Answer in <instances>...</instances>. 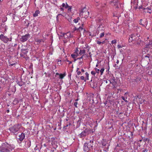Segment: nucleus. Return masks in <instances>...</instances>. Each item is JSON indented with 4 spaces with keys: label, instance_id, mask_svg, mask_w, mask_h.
Here are the masks:
<instances>
[{
    "label": "nucleus",
    "instance_id": "obj_1",
    "mask_svg": "<svg viewBox=\"0 0 152 152\" xmlns=\"http://www.w3.org/2000/svg\"><path fill=\"white\" fill-rule=\"evenodd\" d=\"M15 147L14 145L5 142L2 144L0 147V151L1 152H10Z\"/></svg>",
    "mask_w": 152,
    "mask_h": 152
},
{
    "label": "nucleus",
    "instance_id": "obj_2",
    "mask_svg": "<svg viewBox=\"0 0 152 152\" xmlns=\"http://www.w3.org/2000/svg\"><path fill=\"white\" fill-rule=\"evenodd\" d=\"M94 141L93 140H90L89 142H85L83 149L84 152H89L93 150Z\"/></svg>",
    "mask_w": 152,
    "mask_h": 152
},
{
    "label": "nucleus",
    "instance_id": "obj_3",
    "mask_svg": "<svg viewBox=\"0 0 152 152\" xmlns=\"http://www.w3.org/2000/svg\"><path fill=\"white\" fill-rule=\"evenodd\" d=\"M140 36V35L137 33H134L129 36V42H133L134 43H137V41L138 40L139 38V37Z\"/></svg>",
    "mask_w": 152,
    "mask_h": 152
},
{
    "label": "nucleus",
    "instance_id": "obj_4",
    "mask_svg": "<svg viewBox=\"0 0 152 152\" xmlns=\"http://www.w3.org/2000/svg\"><path fill=\"white\" fill-rule=\"evenodd\" d=\"M20 127V125L19 124H17L10 127L9 129L11 132L15 133L17 132L19 130Z\"/></svg>",
    "mask_w": 152,
    "mask_h": 152
},
{
    "label": "nucleus",
    "instance_id": "obj_5",
    "mask_svg": "<svg viewBox=\"0 0 152 152\" xmlns=\"http://www.w3.org/2000/svg\"><path fill=\"white\" fill-rule=\"evenodd\" d=\"M89 14V12L86 11V9L84 8L81 10V12L79 14V15L80 16H83L86 18L88 17Z\"/></svg>",
    "mask_w": 152,
    "mask_h": 152
},
{
    "label": "nucleus",
    "instance_id": "obj_6",
    "mask_svg": "<svg viewBox=\"0 0 152 152\" xmlns=\"http://www.w3.org/2000/svg\"><path fill=\"white\" fill-rule=\"evenodd\" d=\"M25 137V134L22 133L17 137V140L19 143H21Z\"/></svg>",
    "mask_w": 152,
    "mask_h": 152
},
{
    "label": "nucleus",
    "instance_id": "obj_7",
    "mask_svg": "<svg viewBox=\"0 0 152 152\" xmlns=\"http://www.w3.org/2000/svg\"><path fill=\"white\" fill-rule=\"evenodd\" d=\"M0 39L5 43H7L9 41H11L12 38H8L6 36H4L3 34L0 35Z\"/></svg>",
    "mask_w": 152,
    "mask_h": 152
},
{
    "label": "nucleus",
    "instance_id": "obj_8",
    "mask_svg": "<svg viewBox=\"0 0 152 152\" xmlns=\"http://www.w3.org/2000/svg\"><path fill=\"white\" fill-rule=\"evenodd\" d=\"M73 36L70 32H68L66 33H63L61 34L60 37H64V38L67 39L72 37Z\"/></svg>",
    "mask_w": 152,
    "mask_h": 152
},
{
    "label": "nucleus",
    "instance_id": "obj_9",
    "mask_svg": "<svg viewBox=\"0 0 152 152\" xmlns=\"http://www.w3.org/2000/svg\"><path fill=\"white\" fill-rule=\"evenodd\" d=\"M96 22L97 23H100V24L102 23H105V21L103 19L102 16L99 15L96 18Z\"/></svg>",
    "mask_w": 152,
    "mask_h": 152
},
{
    "label": "nucleus",
    "instance_id": "obj_10",
    "mask_svg": "<svg viewBox=\"0 0 152 152\" xmlns=\"http://www.w3.org/2000/svg\"><path fill=\"white\" fill-rule=\"evenodd\" d=\"M108 81L110 82V83L114 87H115L116 83L115 81V77L113 76H112L111 77V78L108 80Z\"/></svg>",
    "mask_w": 152,
    "mask_h": 152
},
{
    "label": "nucleus",
    "instance_id": "obj_11",
    "mask_svg": "<svg viewBox=\"0 0 152 152\" xmlns=\"http://www.w3.org/2000/svg\"><path fill=\"white\" fill-rule=\"evenodd\" d=\"M29 36V34H27L24 36H23L20 39V41L22 42L26 41L28 38Z\"/></svg>",
    "mask_w": 152,
    "mask_h": 152
},
{
    "label": "nucleus",
    "instance_id": "obj_12",
    "mask_svg": "<svg viewBox=\"0 0 152 152\" xmlns=\"http://www.w3.org/2000/svg\"><path fill=\"white\" fill-rule=\"evenodd\" d=\"M88 134L87 130H85L82 132L79 135V136L80 138L86 136Z\"/></svg>",
    "mask_w": 152,
    "mask_h": 152
},
{
    "label": "nucleus",
    "instance_id": "obj_13",
    "mask_svg": "<svg viewBox=\"0 0 152 152\" xmlns=\"http://www.w3.org/2000/svg\"><path fill=\"white\" fill-rule=\"evenodd\" d=\"M16 88L15 86H13L8 89L7 91L12 94H14L16 91Z\"/></svg>",
    "mask_w": 152,
    "mask_h": 152
},
{
    "label": "nucleus",
    "instance_id": "obj_14",
    "mask_svg": "<svg viewBox=\"0 0 152 152\" xmlns=\"http://www.w3.org/2000/svg\"><path fill=\"white\" fill-rule=\"evenodd\" d=\"M31 145V141L30 140H28L25 142V145L26 148H29Z\"/></svg>",
    "mask_w": 152,
    "mask_h": 152
},
{
    "label": "nucleus",
    "instance_id": "obj_15",
    "mask_svg": "<svg viewBox=\"0 0 152 152\" xmlns=\"http://www.w3.org/2000/svg\"><path fill=\"white\" fill-rule=\"evenodd\" d=\"M104 23H101L100 24L98 28V30H104Z\"/></svg>",
    "mask_w": 152,
    "mask_h": 152
},
{
    "label": "nucleus",
    "instance_id": "obj_16",
    "mask_svg": "<svg viewBox=\"0 0 152 152\" xmlns=\"http://www.w3.org/2000/svg\"><path fill=\"white\" fill-rule=\"evenodd\" d=\"M151 7H148L144 9V11L145 12H148L149 13H151Z\"/></svg>",
    "mask_w": 152,
    "mask_h": 152
},
{
    "label": "nucleus",
    "instance_id": "obj_17",
    "mask_svg": "<svg viewBox=\"0 0 152 152\" xmlns=\"http://www.w3.org/2000/svg\"><path fill=\"white\" fill-rule=\"evenodd\" d=\"M134 29H136V31L138 33H139L140 31L141 28L137 26H136L134 27Z\"/></svg>",
    "mask_w": 152,
    "mask_h": 152
},
{
    "label": "nucleus",
    "instance_id": "obj_18",
    "mask_svg": "<svg viewBox=\"0 0 152 152\" xmlns=\"http://www.w3.org/2000/svg\"><path fill=\"white\" fill-rule=\"evenodd\" d=\"M17 83L20 86H22L23 85V83L22 81L21 80V79H20V80H18L17 81Z\"/></svg>",
    "mask_w": 152,
    "mask_h": 152
},
{
    "label": "nucleus",
    "instance_id": "obj_19",
    "mask_svg": "<svg viewBox=\"0 0 152 152\" xmlns=\"http://www.w3.org/2000/svg\"><path fill=\"white\" fill-rule=\"evenodd\" d=\"M86 53V50L84 49H81L80 50V52L79 53V54L80 55H82L86 54H85Z\"/></svg>",
    "mask_w": 152,
    "mask_h": 152
},
{
    "label": "nucleus",
    "instance_id": "obj_20",
    "mask_svg": "<svg viewBox=\"0 0 152 152\" xmlns=\"http://www.w3.org/2000/svg\"><path fill=\"white\" fill-rule=\"evenodd\" d=\"M35 42H37V44H40L42 41V39H39L37 38L35 39Z\"/></svg>",
    "mask_w": 152,
    "mask_h": 152
},
{
    "label": "nucleus",
    "instance_id": "obj_21",
    "mask_svg": "<svg viewBox=\"0 0 152 152\" xmlns=\"http://www.w3.org/2000/svg\"><path fill=\"white\" fill-rule=\"evenodd\" d=\"M40 11L39 10H37L33 15V16L34 17H36L38 16V14H39Z\"/></svg>",
    "mask_w": 152,
    "mask_h": 152
},
{
    "label": "nucleus",
    "instance_id": "obj_22",
    "mask_svg": "<svg viewBox=\"0 0 152 152\" xmlns=\"http://www.w3.org/2000/svg\"><path fill=\"white\" fill-rule=\"evenodd\" d=\"M79 56V54H77L74 53L72 54L71 55V56L73 58H76L77 56Z\"/></svg>",
    "mask_w": 152,
    "mask_h": 152
},
{
    "label": "nucleus",
    "instance_id": "obj_23",
    "mask_svg": "<svg viewBox=\"0 0 152 152\" xmlns=\"http://www.w3.org/2000/svg\"><path fill=\"white\" fill-rule=\"evenodd\" d=\"M148 47L149 48H151V49H152V40L149 42L148 44Z\"/></svg>",
    "mask_w": 152,
    "mask_h": 152
},
{
    "label": "nucleus",
    "instance_id": "obj_24",
    "mask_svg": "<svg viewBox=\"0 0 152 152\" xmlns=\"http://www.w3.org/2000/svg\"><path fill=\"white\" fill-rule=\"evenodd\" d=\"M148 50V48H145L142 50L143 54H145L146 53V52H147Z\"/></svg>",
    "mask_w": 152,
    "mask_h": 152
},
{
    "label": "nucleus",
    "instance_id": "obj_25",
    "mask_svg": "<svg viewBox=\"0 0 152 152\" xmlns=\"http://www.w3.org/2000/svg\"><path fill=\"white\" fill-rule=\"evenodd\" d=\"M21 52L22 53H23L24 54H26L28 52V51L26 49H22Z\"/></svg>",
    "mask_w": 152,
    "mask_h": 152
},
{
    "label": "nucleus",
    "instance_id": "obj_26",
    "mask_svg": "<svg viewBox=\"0 0 152 152\" xmlns=\"http://www.w3.org/2000/svg\"><path fill=\"white\" fill-rule=\"evenodd\" d=\"M62 6L63 7H64L65 8H67L69 7V6L66 3L65 4L64 3H63L62 4Z\"/></svg>",
    "mask_w": 152,
    "mask_h": 152
},
{
    "label": "nucleus",
    "instance_id": "obj_27",
    "mask_svg": "<svg viewBox=\"0 0 152 152\" xmlns=\"http://www.w3.org/2000/svg\"><path fill=\"white\" fill-rule=\"evenodd\" d=\"M80 18L79 17H77L73 21L74 23H77L78 22V21L79 20H80Z\"/></svg>",
    "mask_w": 152,
    "mask_h": 152
},
{
    "label": "nucleus",
    "instance_id": "obj_28",
    "mask_svg": "<svg viewBox=\"0 0 152 152\" xmlns=\"http://www.w3.org/2000/svg\"><path fill=\"white\" fill-rule=\"evenodd\" d=\"M59 78L61 79H63L65 76V74H61L59 75Z\"/></svg>",
    "mask_w": 152,
    "mask_h": 152
},
{
    "label": "nucleus",
    "instance_id": "obj_29",
    "mask_svg": "<svg viewBox=\"0 0 152 152\" xmlns=\"http://www.w3.org/2000/svg\"><path fill=\"white\" fill-rule=\"evenodd\" d=\"M85 75L86 77L85 78L86 79V80H89V74L88 72H86L85 73Z\"/></svg>",
    "mask_w": 152,
    "mask_h": 152
},
{
    "label": "nucleus",
    "instance_id": "obj_30",
    "mask_svg": "<svg viewBox=\"0 0 152 152\" xmlns=\"http://www.w3.org/2000/svg\"><path fill=\"white\" fill-rule=\"evenodd\" d=\"M85 56H86L87 57H88V55L87 54H83V55H82V56H81V57L77 58V59L80 60L81 59H82Z\"/></svg>",
    "mask_w": 152,
    "mask_h": 152
},
{
    "label": "nucleus",
    "instance_id": "obj_31",
    "mask_svg": "<svg viewBox=\"0 0 152 152\" xmlns=\"http://www.w3.org/2000/svg\"><path fill=\"white\" fill-rule=\"evenodd\" d=\"M104 68H102L100 70V72L101 73V75H102L104 71Z\"/></svg>",
    "mask_w": 152,
    "mask_h": 152
},
{
    "label": "nucleus",
    "instance_id": "obj_32",
    "mask_svg": "<svg viewBox=\"0 0 152 152\" xmlns=\"http://www.w3.org/2000/svg\"><path fill=\"white\" fill-rule=\"evenodd\" d=\"M78 52H79V50L78 49V48H76L75 51V52H74V53L76 54H78Z\"/></svg>",
    "mask_w": 152,
    "mask_h": 152
},
{
    "label": "nucleus",
    "instance_id": "obj_33",
    "mask_svg": "<svg viewBox=\"0 0 152 152\" xmlns=\"http://www.w3.org/2000/svg\"><path fill=\"white\" fill-rule=\"evenodd\" d=\"M104 32H102V33H101L99 37L100 38H102V37H104Z\"/></svg>",
    "mask_w": 152,
    "mask_h": 152
},
{
    "label": "nucleus",
    "instance_id": "obj_34",
    "mask_svg": "<svg viewBox=\"0 0 152 152\" xmlns=\"http://www.w3.org/2000/svg\"><path fill=\"white\" fill-rule=\"evenodd\" d=\"M80 79L81 80H83L85 82L86 81V79H85V78L83 76H81Z\"/></svg>",
    "mask_w": 152,
    "mask_h": 152
},
{
    "label": "nucleus",
    "instance_id": "obj_35",
    "mask_svg": "<svg viewBox=\"0 0 152 152\" xmlns=\"http://www.w3.org/2000/svg\"><path fill=\"white\" fill-rule=\"evenodd\" d=\"M75 29H77V30H79L80 31L83 29V28L82 27H80L79 28H76Z\"/></svg>",
    "mask_w": 152,
    "mask_h": 152
},
{
    "label": "nucleus",
    "instance_id": "obj_36",
    "mask_svg": "<svg viewBox=\"0 0 152 152\" xmlns=\"http://www.w3.org/2000/svg\"><path fill=\"white\" fill-rule=\"evenodd\" d=\"M95 69L96 73L98 74L99 73L100 70L99 69H98L97 68H95Z\"/></svg>",
    "mask_w": 152,
    "mask_h": 152
},
{
    "label": "nucleus",
    "instance_id": "obj_37",
    "mask_svg": "<svg viewBox=\"0 0 152 152\" xmlns=\"http://www.w3.org/2000/svg\"><path fill=\"white\" fill-rule=\"evenodd\" d=\"M118 0H114L113 1V3H114V5H116L118 2Z\"/></svg>",
    "mask_w": 152,
    "mask_h": 152
},
{
    "label": "nucleus",
    "instance_id": "obj_38",
    "mask_svg": "<svg viewBox=\"0 0 152 152\" xmlns=\"http://www.w3.org/2000/svg\"><path fill=\"white\" fill-rule=\"evenodd\" d=\"M79 68H77V74L78 75H80V74H81V72L80 71H78V70L79 69Z\"/></svg>",
    "mask_w": 152,
    "mask_h": 152
},
{
    "label": "nucleus",
    "instance_id": "obj_39",
    "mask_svg": "<svg viewBox=\"0 0 152 152\" xmlns=\"http://www.w3.org/2000/svg\"><path fill=\"white\" fill-rule=\"evenodd\" d=\"M116 43V40L115 39L111 41V43L112 44H115Z\"/></svg>",
    "mask_w": 152,
    "mask_h": 152
},
{
    "label": "nucleus",
    "instance_id": "obj_40",
    "mask_svg": "<svg viewBox=\"0 0 152 152\" xmlns=\"http://www.w3.org/2000/svg\"><path fill=\"white\" fill-rule=\"evenodd\" d=\"M91 73L92 75L94 76L96 74V72H94V71H92L91 72Z\"/></svg>",
    "mask_w": 152,
    "mask_h": 152
},
{
    "label": "nucleus",
    "instance_id": "obj_41",
    "mask_svg": "<svg viewBox=\"0 0 152 152\" xmlns=\"http://www.w3.org/2000/svg\"><path fill=\"white\" fill-rule=\"evenodd\" d=\"M117 47L118 49H120V48H122V46H121V45L119 44L118 45Z\"/></svg>",
    "mask_w": 152,
    "mask_h": 152
},
{
    "label": "nucleus",
    "instance_id": "obj_42",
    "mask_svg": "<svg viewBox=\"0 0 152 152\" xmlns=\"http://www.w3.org/2000/svg\"><path fill=\"white\" fill-rule=\"evenodd\" d=\"M96 42L99 45H100L101 44H102L101 42L99 41V40H96Z\"/></svg>",
    "mask_w": 152,
    "mask_h": 152
},
{
    "label": "nucleus",
    "instance_id": "obj_43",
    "mask_svg": "<svg viewBox=\"0 0 152 152\" xmlns=\"http://www.w3.org/2000/svg\"><path fill=\"white\" fill-rule=\"evenodd\" d=\"M121 98L122 99L124 100V101H125V102H127V101L126 100H125V97H123V96H122L121 97Z\"/></svg>",
    "mask_w": 152,
    "mask_h": 152
},
{
    "label": "nucleus",
    "instance_id": "obj_44",
    "mask_svg": "<svg viewBox=\"0 0 152 152\" xmlns=\"http://www.w3.org/2000/svg\"><path fill=\"white\" fill-rule=\"evenodd\" d=\"M77 102H75L74 104V105L76 107H77Z\"/></svg>",
    "mask_w": 152,
    "mask_h": 152
},
{
    "label": "nucleus",
    "instance_id": "obj_45",
    "mask_svg": "<svg viewBox=\"0 0 152 152\" xmlns=\"http://www.w3.org/2000/svg\"><path fill=\"white\" fill-rule=\"evenodd\" d=\"M144 57L149 58V54H147V55L144 56Z\"/></svg>",
    "mask_w": 152,
    "mask_h": 152
},
{
    "label": "nucleus",
    "instance_id": "obj_46",
    "mask_svg": "<svg viewBox=\"0 0 152 152\" xmlns=\"http://www.w3.org/2000/svg\"><path fill=\"white\" fill-rule=\"evenodd\" d=\"M67 8H68V11H71V7L70 6H69V7H68Z\"/></svg>",
    "mask_w": 152,
    "mask_h": 152
},
{
    "label": "nucleus",
    "instance_id": "obj_47",
    "mask_svg": "<svg viewBox=\"0 0 152 152\" xmlns=\"http://www.w3.org/2000/svg\"><path fill=\"white\" fill-rule=\"evenodd\" d=\"M61 60H58V64H61V62L59 63V62H61Z\"/></svg>",
    "mask_w": 152,
    "mask_h": 152
},
{
    "label": "nucleus",
    "instance_id": "obj_48",
    "mask_svg": "<svg viewBox=\"0 0 152 152\" xmlns=\"http://www.w3.org/2000/svg\"><path fill=\"white\" fill-rule=\"evenodd\" d=\"M66 61H67V62H69V64H71L72 63V62H71V61H69V60H66Z\"/></svg>",
    "mask_w": 152,
    "mask_h": 152
},
{
    "label": "nucleus",
    "instance_id": "obj_49",
    "mask_svg": "<svg viewBox=\"0 0 152 152\" xmlns=\"http://www.w3.org/2000/svg\"><path fill=\"white\" fill-rule=\"evenodd\" d=\"M60 10H61L63 11L64 10V8L63 7H61Z\"/></svg>",
    "mask_w": 152,
    "mask_h": 152
},
{
    "label": "nucleus",
    "instance_id": "obj_50",
    "mask_svg": "<svg viewBox=\"0 0 152 152\" xmlns=\"http://www.w3.org/2000/svg\"><path fill=\"white\" fill-rule=\"evenodd\" d=\"M140 24H141V25H142V26H145V25H144L143 24H142V22H140Z\"/></svg>",
    "mask_w": 152,
    "mask_h": 152
},
{
    "label": "nucleus",
    "instance_id": "obj_51",
    "mask_svg": "<svg viewBox=\"0 0 152 152\" xmlns=\"http://www.w3.org/2000/svg\"><path fill=\"white\" fill-rule=\"evenodd\" d=\"M102 44H104L105 43V40L103 41L102 42H101Z\"/></svg>",
    "mask_w": 152,
    "mask_h": 152
},
{
    "label": "nucleus",
    "instance_id": "obj_52",
    "mask_svg": "<svg viewBox=\"0 0 152 152\" xmlns=\"http://www.w3.org/2000/svg\"><path fill=\"white\" fill-rule=\"evenodd\" d=\"M81 71L82 72H85V71L84 69H81Z\"/></svg>",
    "mask_w": 152,
    "mask_h": 152
},
{
    "label": "nucleus",
    "instance_id": "obj_53",
    "mask_svg": "<svg viewBox=\"0 0 152 152\" xmlns=\"http://www.w3.org/2000/svg\"><path fill=\"white\" fill-rule=\"evenodd\" d=\"M119 62V60H117L116 63H117V64H118Z\"/></svg>",
    "mask_w": 152,
    "mask_h": 152
},
{
    "label": "nucleus",
    "instance_id": "obj_54",
    "mask_svg": "<svg viewBox=\"0 0 152 152\" xmlns=\"http://www.w3.org/2000/svg\"><path fill=\"white\" fill-rule=\"evenodd\" d=\"M82 63V61H80L79 62V64H81Z\"/></svg>",
    "mask_w": 152,
    "mask_h": 152
},
{
    "label": "nucleus",
    "instance_id": "obj_55",
    "mask_svg": "<svg viewBox=\"0 0 152 152\" xmlns=\"http://www.w3.org/2000/svg\"><path fill=\"white\" fill-rule=\"evenodd\" d=\"M120 51L121 53H122L123 52V50H122L121 49V50H120Z\"/></svg>",
    "mask_w": 152,
    "mask_h": 152
},
{
    "label": "nucleus",
    "instance_id": "obj_56",
    "mask_svg": "<svg viewBox=\"0 0 152 152\" xmlns=\"http://www.w3.org/2000/svg\"><path fill=\"white\" fill-rule=\"evenodd\" d=\"M5 30L6 31V29H7V27L6 26L5 27Z\"/></svg>",
    "mask_w": 152,
    "mask_h": 152
},
{
    "label": "nucleus",
    "instance_id": "obj_57",
    "mask_svg": "<svg viewBox=\"0 0 152 152\" xmlns=\"http://www.w3.org/2000/svg\"><path fill=\"white\" fill-rule=\"evenodd\" d=\"M108 82H109L108 81V80L107 81V80H106L105 81V83H108Z\"/></svg>",
    "mask_w": 152,
    "mask_h": 152
},
{
    "label": "nucleus",
    "instance_id": "obj_58",
    "mask_svg": "<svg viewBox=\"0 0 152 152\" xmlns=\"http://www.w3.org/2000/svg\"><path fill=\"white\" fill-rule=\"evenodd\" d=\"M15 63H14V64H11V66H13L14 65H15Z\"/></svg>",
    "mask_w": 152,
    "mask_h": 152
},
{
    "label": "nucleus",
    "instance_id": "obj_59",
    "mask_svg": "<svg viewBox=\"0 0 152 152\" xmlns=\"http://www.w3.org/2000/svg\"><path fill=\"white\" fill-rule=\"evenodd\" d=\"M43 145H44V146H45V147H46V145L45 144H44Z\"/></svg>",
    "mask_w": 152,
    "mask_h": 152
},
{
    "label": "nucleus",
    "instance_id": "obj_60",
    "mask_svg": "<svg viewBox=\"0 0 152 152\" xmlns=\"http://www.w3.org/2000/svg\"><path fill=\"white\" fill-rule=\"evenodd\" d=\"M60 74H59V73H57L56 74V75H59Z\"/></svg>",
    "mask_w": 152,
    "mask_h": 152
},
{
    "label": "nucleus",
    "instance_id": "obj_61",
    "mask_svg": "<svg viewBox=\"0 0 152 152\" xmlns=\"http://www.w3.org/2000/svg\"><path fill=\"white\" fill-rule=\"evenodd\" d=\"M22 6H23L22 4L20 5V7H22Z\"/></svg>",
    "mask_w": 152,
    "mask_h": 152
},
{
    "label": "nucleus",
    "instance_id": "obj_62",
    "mask_svg": "<svg viewBox=\"0 0 152 152\" xmlns=\"http://www.w3.org/2000/svg\"><path fill=\"white\" fill-rule=\"evenodd\" d=\"M7 113H9V110H7Z\"/></svg>",
    "mask_w": 152,
    "mask_h": 152
},
{
    "label": "nucleus",
    "instance_id": "obj_63",
    "mask_svg": "<svg viewBox=\"0 0 152 152\" xmlns=\"http://www.w3.org/2000/svg\"><path fill=\"white\" fill-rule=\"evenodd\" d=\"M8 94V95H9V96H10V95H11V94Z\"/></svg>",
    "mask_w": 152,
    "mask_h": 152
},
{
    "label": "nucleus",
    "instance_id": "obj_64",
    "mask_svg": "<svg viewBox=\"0 0 152 152\" xmlns=\"http://www.w3.org/2000/svg\"><path fill=\"white\" fill-rule=\"evenodd\" d=\"M142 21V19H140V22H141Z\"/></svg>",
    "mask_w": 152,
    "mask_h": 152
}]
</instances>
